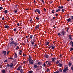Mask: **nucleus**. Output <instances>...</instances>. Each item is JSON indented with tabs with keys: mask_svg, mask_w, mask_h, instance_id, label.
I'll return each mask as SVG.
<instances>
[{
	"mask_svg": "<svg viewBox=\"0 0 73 73\" xmlns=\"http://www.w3.org/2000/svg\"><path fill=\"white\" fill-rule=\"evenodd\" d=\"M35 62V61H34V60H32V61L30 62V63H29V64H32V65H33V64H34V62Z\"/></svg>",
	"mask_w": 73,
	"mask_h": 73,
	"instance_id": "nucleus-9",
	"label": "nucleus"
},
{
	"mask_svg": "<svg viewBox=\"0 0 73 73\" xmlns=\"http://www.w3.org/2000/svg\"><path fill=\"white\" fill-rule=\"evenodd\" d=\"M36 11L38 13V14H40V11L39 9H36Z\"/></svg>",
	"mask_w": 73,
	"mask_h": 73,
	"instance_id": "nucleus-10",
	"label": "nucleus"
},
{
	"mask_svg": "<svg viewBox=\"0 0 73 73\" xmlns=\"http://www.w3.org/2000/svg\"><path fill=\"white\" fill-rule=\"evenodd\" d=\"M37 70H39V69H38V68H36V71H37Z\"/></svg>",
	"mask_w": 73,
	"mask_h": 73,
	"instance_id": "nucleus-61",
	"label": "nucleus"
},
{
	"mask_svg": "<svg viewBox=\"0 0 73 73\" xmlns=\"http://www.w3.org/2000/svg\"><path fill=\"white\" fill-rule=\"evenodd\" d=\"M3 9V8L2 7H0V10H1V9Z\"/></svg>",
	"mask_w": 73,
	"mask_h": 73,
	"instance_id": "nucleus-47",
	"label": "nucleus"
},
{
	"mask_svg": "<svg viewBox=\"0 0 73 73\" xmlns=\"http://www.w3.org/2000/svg\"><path fill=\"white\" fill-rule=\"evenodd\" d=\"M59 72H62V70L61 68H60L59 69Z\"/></svg>",
	"mask_w": 73,
	"mask_h": 73,
	"instance_id": "nucleus-28",
	"label": "nucleus"
},
{
	"mask_svg": "<svg viewBox=\"0 0 73 73\" xmlns=\"http://www.w3.org/2000/svg\"><path fill=\"white\" fill-rule=\"evenodd\" d=\"M4 19H5L4 17H3L2 19V20H4Z\"/></svg>",
	"mask_w": 73,
	"mask_h": 73,
	"instance_id": "nucleus-54",
	"label": "nucleus"
},
{
	"mask_svg": "<svg viewBox=\"0 0 73 73\" xmlns=\"http://www.w3.org/2000/svg\"><path fill=\"white\" fill-rule=\"evenodd\" d=\"M58 9H62L64 8V6H59L58 7Z\"/></svg>",
	"mask_w": 73,
	"mask_h": 73,
	"instance_id": "nucleus-7",
	"label": "nucleus"
},
{
	"mask_svg": "<svg viewBox=\"0 0 73 73\" xmlns=\"http://www.w3.org/2000/svg\"><path fill=\"white\" fill-rule=\"evenodd\" d=\"M36 9H36V10H35L34 11L35 12V13H36V12H37Z\"/></svg>",
	"mask_w": 73,
	"mask_h": 73,
	"instance_id": "nucleus-38",
	"label": "nucleus"
},
{
	"mask_svg": "<svg viewBox=\"0 0 73 73\" xmlns=\"http://www.w3.org/2000/svg\"><path fill=\"white\" fill-rule=\"evenodd\" d=\"M20 68H22V67L21 66H19L18 67V68L17 69V70H20Z\"/></svg>",
	"mask_w": 73,
	"mask_h": 73,
	"instance_id": "nucleus-11",
	"label": "nucleus"
},
{
	"mask_svg": "<svg viewBox=\"0 0 73 73\" xmlns=\"http://www.w3.org/2000/svg\"><path fill=\"white\" fill-rule=\"evenodd\" d=\"M34 44L35 45H34L33 46L34 48H36V46H37V45L35 44Z\"/></svg>",
	"mask_w": 73,
	"mask_h": 73,
	"instance_id": "nucleus-32",
	"label": "nucleus"
},
{
	"mask_svg": "<svg viewBox=\"0 0 73 73\" xmlns=\"http://www.w3.org/2000/svg\"><path fill=\"white\" fill-rule=\"evenodd\" d=\"M46 71L47 72H49V69H48L47 68V70H46Z\"/></svg>",
	"mask_w": 73,
	"mask_h": 73,
	"instance_id": "nucleus-42",
	"label": "nucleus"
},
{
	"mask_svg": "<svg viewBox=\"0 0 73 73\" xmlns=\"http://www.w3.org/2000/svg\"><path fill=\"white\" fill-rule=\"evenodd\" d=\"M58 65H59V66L60 67L62 66V64L61 63H59Z\"/></svg>",
	"mask_w": 73,
	"mask_h": 73,
	"instance_id": "nucleus-17",
	"label": "nucleus"
},
{
	"mask_svg": "<svg viewBox=\"0 0 73 73\" xmlns=\"http://www.w3.org/2000/svg\"><path fill=\"white\" fill-rule=\"evenodd\" d=\"M20 72L21 73H23V69H21L20 70Z\"/></svg>",
	"mask_w": 73,
	"mask_h": 73,
	"instance_id": "nucleus-35",
	"label": "nucleus"
},
{
	"mask_svg": "<svg viewBox=\"0 0 73 73\" xmlns=\"http://www.w3.org/2000/svg\"><path fill=\"white\" fill-rule=\"evenodd\" d=\"M54 11H55V10H53L51 12L52 13H53V14H54V12H54Z\"/></svg>",
	"mask_w": 73,
	"mask_h": 73,
	"instance_id": "nucleus-26",
	"label": "nucleus"
},
{
	"mask_svg": "<svg viewBox=\"0 0 73 73\" xmlns=\"http://www.w3.org/2000/svg\"><path fill=\"white\" fill-rule=\"evenodd\" d=\"M29 73H32V71H29Z\"/></svg>",
	"mask_w": 73,
	"mask_h": 73,
	"instance_id": "nucleus-53",
	"label": "nucleus"
},
{
	"mask_svg": "<svg viewBox=\"0 0 73 73\" xmlns=\"http://www.w3.org/2000/svg\"><path fill=\"white\" fill-rule=\"evenodd\" d=\"M48 48H49V49H52V48L51 47V45H50V46L48 47Z\"/></svg>",
	"mask_w": 73,
	"mask_h": 73,
	"instance_id": "nucleus-45",
	"label": "nucleus"
},
{
	"mask_svg": "<svg viewBox=\"0 0 73 73\" xmlns=\"http://www.w3.org/2000/svg\"><path fill=\"white\" fill-rule=\"evenodd\" d=\"M68 37L70 40H72V36H71V35H68Z\"/></svg>",
	"mask_w": 73,
	"mask_h": 73,
	"instance_id": "nucleus-6",
	"label": "nucleus"
},
{
	"mask_svg": "<svg viewBox=\"0 0 73 73\" xmlns=\"http://www.w3.org/2000/svg\"><path fill=\"white\" fill-rule=\"evenodd\" d=\"M19 49V47L18 46H17V48H16V50H18Z\"/></svg>",
	"mask_w": 73,
	"mask_h": 73,
	"instance_id": "nucleus-30",
	"label": "nucleus"
},
{
	"mask_svg": "<svg viewBox=\"0 0 73 73\" xmlns=\"http://www.w3.org/2000/svg\"><path fill=\"white\" fill-rule=\"evenodd\" d=\"M4 12V13H5V14H7V13H8V10H5Z\"/></svg>",
	"mask_w": 73,
	"mask_h": 73,
	"instance_id": "nucleus-14",
	"label": "nucleus"
},
{
	"mask_svg": "<svg viewBox=\"0 0 73 73\" xmlns=\"http://www.w3.org/2000/svg\"><path fill=\"white\" fill-rule=\"evenodd\" d=\"M59 73V71H58V70H57L56 72V73Z\"/></svg>",
	"mask_w": 73,
	"mask_h": 73,
	"instance_id": "nucleus-51",
	"label": "nucleus"
},
{
	"mask_svg": "<svg viewBox=\"0 0 73 73\" xmlns=\"http://www.w3.org/2000/svg\"><path fill=\"white\" fill-rule=\"evenodd\" d=\"M49 42L47 41L45 43V45H49Z\"/></svg>",
	"mask_w": 73,
	"mask_h": 73,
	"instance_id": "nucleus-13",
	"label": "nucleus"
},
{
	"mask_svg": "<svg viewBox=\"0 0 73 73\" xmlns=\"http://www.w3.org/2000/svg\"><path fill=\"white\" fill-rule=\"evenodd\" d=\"M15 56L16 58H17V54L16 53L15 54Z\"/></svg>",
	"mask_w": 73,
	"mask_h": 73,
	"instance_id": "nucleus-22",
	"label": "nucleus"
},
{
	"mask_svg": "<svg viewBox=\"0 0 73 73\" xmlns=\"http://www.w3.org/2000/svg\"><path fill=\"white\" fill-rule=\"evenodd\" d=\"M36 20H39L40 19V18L38 17H36Z\"/></svg>",
	"mask_w": 73,
	"mask_h": 73,
	"instance_id": "nucleus-48",
	"label": "nucleus"
},
{
	"mask_svg": "<svg viewBox=\"0 0 73 73\" xmlns=\"http://www.w3.org/2000/svg\"><path fill=\"white\" fill-rule=\"evenodd\" d=\"M55 16H58V14H57V13H56V14H55Z\"/></svg>",
	"mask_w": 73,
	"mask_h": 73,
	"instance_id": "nucleus-60",
	"label": "nucleus"
},
{
	"mask_svg": "<svg viewBox=\"0 0 73 73\" xmlns=\"http://www.w3.org/2000/svg\"><path fill=\"white\" fill-rule=\"evenodd\" d=\"M71 70H73V66H72L71 68Z\"/></svg>",
	"mask_w": 73,
	"mask_h": 73,
	"instance_id": "nucleus-50",
	"label": "nucleus"
},
{
	"mask_svg": "<svg viewBox=\"0 0 73 73\" xmlns=\"http://www.w3.org/2000/svg\"><path fill=\"white\" fill-rule=\"evenodd\" d=\"M32 59L31 58H30L29 59V63H31V61H32Z\"/></svg>",
	"mask_w": 73,
	"mask_h": 73,
	"instance_id": "nucleus-16",
	"label": "nucleus"
},
{
	"mask_svg": "<svg viewBox=\"0 0 73 73\" xmlns=\"http://www.w3.org/2000/svg\"><path fill=\"white\" fill-rule=\"evenodd\" d=\"M46 64L45 63H44L43 65H42V66H43V67H45V65Z\"/></svg>",
	"mask_w": 73,
	"mask_h": 73,
	"instance_id": "nucleus-43",
	"label": "nucleus"
},
{
	"mask_svg": "<svg viewBox=\"0 0 73 73\" xmlns=\"http://www.w3.org/2000/svg\"><path fill=\"white\" fill-rule=\"evenodd\" d=\"M13 66V64L12 63H11L10 64V67H12Z\"/></svg>",
	"mask_w": 73,
	"mask_h": 73,
	"instance_id": "nucleus-15",
	"label": "nucleus"
},
{
	"mask_svg": "<svg viewBox=\"0 0 73 73\" xmlns=\"http://www.w3.org/2000/svg\"><path fill=\"white\" fill-rule=\"evenodd\" d=\"M5 28H9V26L8 25H5Z\"/></svg>",
	"mask_w": 73,
	"mask_h": 73,
	"instance_id": "nucleus-20",
	"label": "nucleus"
},
{
	"mask_svg": "<svg viewBox=\"0 0 73 73\" xmlns=\"http://www.w3.org/2000/svg\"><path fill=\"white\" fill-rule=\"evenodd\" d=\"M43 9L44 11H46V9H45V8H44Z\"/></svg>",
	"mask_w": 73,
	"mask_h": 73,
	"instance_id": "nucleus-59",
	"label": "nucleus"
},
{
	"mask_svg": "<svg viewBox=\"0 0 73 73\" xmlns=\"http://www.w3.org/2000/svg\"><path fill=\"white\" fill-rule=\"evenodd\" d=\"M2 70V72H1V73H5V70Z\"/></svg>",
	"mask_w": 73,
	"mask_h": 73,
	"instance_id": "nucleus-21",
	"label": "nucleus"
},
{
	"mask_svg": "<svg viewBox=\"0 0 73 73\" xmlns=\"http://www.w3.org/2000/svg\"><path fill=\"white\" fill-rule=\"evenodd\" d=\"M7 54H9V52H10V51H7Z\"/></svg>",
	"mask_w": 73,
	"mask_h": 73,
	"instance_id": "nucleus-49",
	"label": "nucleus"
},
{
	"mask_svg": "<svg viewBox=\"0 0 73 73\" xmlns=\"http://www.w3.org/2000/svg\"><path fill=\"white\" fill-rule=\"evenodd\" d=\"M55 60H56V58H52V62H54Z\"/></svg>",
	"mask_w": 73,
	"mask_h": 73,
	"instance_id": "nucleus-12",
	"label": "nucleus"
},
{
	"mask_svg": "<svg viewBox=\"0 0 73 73\" xmlns=\"http://www.w3.org/2000/svg\"><path fill=\"white\" fill-rule=\"evenodd\" d=\"M10 40H11V41H13V38H11L10 39Z\"/></svg>",
	"mask_w": 73,
	"mask_h": 73,
	"instance_id": "nucleus-39",
	"label": "nucleus"
},
{
	"mask_svg": "<svg viewBox=\"0 0 73 73\" xmlns=\"http://www.w3.org/2000/svg\"><path fill=\"white\" fill-rule=\"evenodd\" d=\"M68 65L69 66H71L72 65V63H71L70 62L69 63Z\"/></svg>",
	"mask_w": 73,
	"mask_h": 73,
	"instance_id": "nucleus-36",
	"label": "nucleus"
},
{
	"mask_svg": "<svg viewBox=\"0 0 73 73\" xmlns=\"http://www.w3.org/2000/svg\"><path fill=\"white\" fill-rule=\"evenodd\" d=\"M29 59L31 58V56H30V55H29Z\"/></svg>",
	"mask_w": 73,
	"mask_h": 73,
	"instance_id": "nucleus-64",
	"label": "nucleus"
},
{
	"mask_svg": "<svg viewBox=\"0 0 73 73\" xmlns=\"http://www.w3.org/2000/svg\"><path fill=\"white\" fill-rule=\"evenodd\" d=\"M73 50V48H71L70 49V52H71V51H72Z\"/></svg>",
	"mask_w": 73,
	"mask_h": 73,
	"instance_id": "nucleus-27",
	"label": "nucleus"
},
{
	"mask_svg": "<svg viewBox=\"0 0 73 73\" xmlns=\"http://www.w3.org/2000/svg\"><path fill=\"white\" fill-rule=\"evenodd\" d=\"M68 67L67 66L66 68L64 69L63 71L64 72H66L68 70Z\"/></svg>",
	"mask_w": 73,
	"mask_h": 73,
	"instance_id": "nucleus-2",
	"label": "nucleus"
},
{
	"mask_svg": "<svg viewBox=\"0 0 73 73\" xmlns=\"http://www.w3.org/2000/svg\"><path fill=\"white\" fill-rule=\"evenodd\" d=\"M7 67H8H8H9V66H10L9 64H8L7 65Z\"/></svg>",
	"mask_w": 73,
	"mask_h": 73,
	"instance_id": "nucleus-44",
	"label": "nucleus"
},
{
	"mask_svg": "<svg viewBox=\"0 0 73 73\" xmlns=\"http://www.w3.org/2000/svg\"><path fill=\"white\" fill-rule=\"evenodd\" d=\"M16 31V29H14V31Z\"/></svg>",
	"mask_w": 73,
	"mask_h": 73,
	"instance_id": "nucleus-63",
	"label": "nucleus"
},
{
	"mask_svg": "<svg viewBox=\"0 0 73 73\" xmlns=\"http://www.w3.org/2000/svg\"><path fill=\"white\" fill-rule=\"evenodd\" d=\"M17 11L16 10H14V12L15 13H16L17 12Z\"/></svg>",
	"mask_w": 73,
	"mask_h": 73,
	"instance_id": "nucleus-33",
	"label": "nucleus"
},
{
	"mask_svg": "<svg viewBox=\"0 0 73 73\" xmlns=\"http://www.w3.org/2000/svg\"><path fill=\"white\" fill-rule=\"evenodd\" d=\"M60 9H58L56 11L55 13L58 12H60Z\"/></svg>",
	"mask_w": 73,
	"mask_h": 73,
	"instance_id": "nucleus-18",
	"label": "nucleus"
},
{
	"mask_svg": "<svg viewBox=\"0 0 73 73\" xmlns=\"http://www.w3.org/2000/svg\"><path fill=\"white\" fill-rule=\"evenodd\" d=\"M37 64L38 65H41V62H38L37 63Z\"/></svg>",
	"mask_w": 73,
	"mask_h": 73,
	"instance_id": "nucleus-29",
	"label": "nucleus"
},
{
	"mask_svg": "<svg viewBox=\"0 0 73 73\" xmlns=\"http://www.w3.org/2000/svg\"><path fill=\"white\" fill-rule=\"evenodd\" d=\"M8 62V60H5L4 61V62L5 63V62Z\"/></svg>",
	"mask_w": 73,
	"mask_h": 73,
	"instance_id": "nucleus-31",
	"label": "nucleus"
},
{
	"mask_svg": "<svg viewBox=\"0 0 73 73\" xmlns=\"http://www.w3.org/2000/svg\"><path fill=\"white\" fill-rule=\"evenodd\" d=\"M41 1L42 3H44V0H41Z\"/></svg>",
	"mask_w": 73,
	"mask_h": 73,
	"instance_id": "nucleus-55",
	"label": "nucleus"
},
{
	"mask_svg": "<svg viewBox=\"0 0 73 73\" xmlns=\"http://www.w3.org/2000/svg\"><path fill=\"white\" fill-rule=\"evenodd\" d=\"M9 59H13V58L11 57H10V58H9Z\"/></svg>",
	"mask_w": 73,
	"mask_h": 73,
	"instance_id": "nucleus-58",
	"label": "nucleus"
},
{
	"mask_svg": "<svg viewBox=\"0 0 73 73\" xmlns=\"http://www.w3.org/2000/svg\"><path fill=\"white\" fill-rule=\"evenodd\" d=\"M2 54H4V56H5L6 55V51H3L2 52Z\"/></svg>",
	"mask_w": 73,
	"mask_h": 73,
	"instance_id": "nucleus-5",
	"label": "nucleus"
},
{
	"mask_svg": "<svg viewBox=\"0 0 73 73\" xmlns=\"http://www.w3.org/2000/svg\"><path fill=\"white\" fill-rule=\"evenodd\" d=\"M58 36H61V33H58Z\"/></svg>",
	"mask_w": 73,
	"mask_h": 73,
	"instance_id": "nucleus-46",
	"label": "nucleus"
},
{
	"mask_svg": "<svg viewBox=\"0 0 73 73\" xmlns=\"http://www.w3.org/2000/svg\"><path fill=\"white\" fill-rule=\"evenodd\" d=\"M10 44L11 45V46L12 45L13 46L15 47L17 46V42H15V41H12L10 42Z\"/></svg>",
	"mask_w": 73,
	"mask_h": 73,
	"instance_id": "nucleus-1",
	"label": "nucleus"
},
{
	"mask_svg": "<svg viewBox=\"0 0 73 73\" xmlns=\"http://www.w3.org/2000/svg\"><path fill=\"white\" fill-rule=\"evenodd\" d=\"M34 68H37L38 67V66L36 64H35L34 65Z\"/></svg>",
	"mask_w": 73,
	"mask_h": 73,
	"instance_id": "nucleus-8",
	"label": "nucleus"
},
{
	"mask_svg": "<svg viewBox=\"0 0 73 73\" xmlns=\"http://www.w3.org/2000/svg\"><path fill=\"white\" fill-rule=\"evenodd\" d=\"M45 57H46V58H48V57H49V56L47 54H46L45 55Z\"/></svg>",
	"mask_w": 73,
	"mask_h": 73,
	"instance_id": "nucleus-23",
	"label": "nucleus"
},
{
	"mask_svg": "<svg viewBox=\"0 0 73 73\" xmlns=\"http://www.w3.org/2000/svg\"><path fill=\"white\" fill-rule=\"evenodd\" d=\"M9 44H10V43H8V46L9 47H11V46H9Z\"/></svg>",
	"mask_w": 73,
	"mask_h": 73,
	"instance_id": "nucleus-41",
	"label": "nucleus"
},
{
	"mask_svg": "<svg viewBox=\"0 0 73 73\" xmlns=\"http://www.w3.org/2000/svg\"><path fill=\"white\" fill-rule=\"evenodd\" d=\"M51 49H54V48H55V46L53 44L51 45Z\"/></svg>",
	"mask_w": 73,
	"mask_h": 73,
	"instance_id": "nucleus-4",
	"label": "nucleus"
},
{
	"mask_svg": "<svg viewBox=\"0 0 73 73\" xmlns=\"http://www.w3.org/2000/svg\"><path fill=\"white\" fill-rule=\"evenodd\" d=\"M31 44L32 45H33V44H35V42H34V41H32L31 42Z\"/></svg>",
	"mask_w": 73,
	"mask_h": 73,
	"instance_id": "nucleus-34",
	"label": "nucleus"
},
{
	"mask_svg": "<svg viewBox=\"0 0 73 73\" xmlns=\"http://www.w3.org/2000/svg\"><path fill=\"white\" fill-rule=\"evenodd\" d=\"M60 33L62 34V35L63 36H64L65 35V31H60Z\"/></svg>",
	"mask_w": 73,
	"mask_h": 73,
	"instance_id": "nucleus-3",
	"label": "nucleus"
},
{
	"mask_svg": "<svg viewBox=\"0 0 73 73\" xmlns=\"http://www.w3.org/2000/svg\"><path fill=\"white\" fill-rule=\"evenodd\" d=\"M38 28V27H35V29H37Z\"/></svg>",
	"mask_w": 73,
	"mask_h": 73,
	"instance_id": "nucleus-62",
	"label": "nucleus"
},
{
	"mask_svg": "<svg viewBox=\"0 0 73 73\" xmlns=\"http://www.w3.org/2000/svg\"><path fill=\"white\" fill-rule=\"evenodd\" d=\"M47 65H51V62H48V63Z\"/></svg>",
	"mask_w": 73,
	"mask_h": 73,
	"instance_id": "nucleus-19",
	"label": "nucleus"
},
{
	"mask_svg": "<svg viewBox=\"0 0 73 73\" xmlns=\"http://www.w3.org/2000/svg\"><path fill=\"white\" fill-rule=\"evenodd\" d=\"M17 25H18V26H20V23H17Z\"/></svg>",
	"mask_w": 73,
	"mask_h": 73,
	"instance_id": "nucleus-56",
	"label": "nucleus"
},
{
	"mask_svg": "<svg viewBox=\"0 0 73 73\" xmlns=\"http://www.w3.org/2000/svg\"><path fill=\"white\" fill-rule=\"evenodd\" d=\"M59 63V61H56V64L57 65Z\"/></svg>",
	"mask_w": 73,
	"mask_h": 73,
	"instance_id": "nucleus-37",
	"label": "nucleus"
},
{
	"mask_svg": "<svg viewBox=\"0 0 73 73\" xmlns=\"http://www.w3.org/2000/svg\"><path fill=\"white\" fill-rule=\"evenodd\" d=\"M33 35H30V38H31V39H32V37H33Z\"/></svg>",
	"mask_w": 73,
	"mask_h": 73,
	"instance_id": "nucleus-24",
	"label": "nucleus"
},
{
	"mask_svg": "<svg viewBox=\"0 0 73 73\" xmlns=\"http://www.w3.org/2000/svg\"><path fill=\"white\" fill-rule=\"evenodd\" d=\"M19 54H20V55H22V52H19Z\"/></svg>",
	"mask_w": 73,
	"mask_h": 73,
	"instance_id": "nucleus-57",
	"label": "nucleus"
},
{
	"mask_svg": "<svg viewBox=\"0 0 73 73\" xmlns=\"http://www.w3.org/2000/svg\"><path fill=\"white\" fill-rule=\"evenodd\" d=\"M64 9H62V12H64Z\"/></svg>",
	"mask_w": 73,
	"mask_h": 73,
	"instance_id": "nucleus-40",
	"label": "nucleus"
},
{
	"mask_svg": "<svg viewBox=\"0 0 73 73\" xmlns=\"http://www.w3.org/2000/svg\"><path fill=\"white\" fill-rule=\"evenodd\" d=\"M72 42H72V41H70V43H69L70 45H72Z\"/></svg>",
	"mask_w": 73,
	"mask_h": 73,
	"instance_id": "nucleus-25",
	"label": "nucleus"
},
{
	"mask_svg": "<svg viewBox=\"0 0 73 73\" xmlns=\"http://www.w3.org/2000/svg\"><path fill=\"white\" fill-rule=\"evenodd\" d=\"M60 57L61 58V57H62V55L61 54H60Z\"/></svg>",
	"mask_w": 73,
	"mask_h": 73,
	"instance_id": "nucleus-52",
	"label": "nucleus"
}]
</instances>
